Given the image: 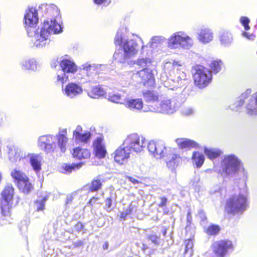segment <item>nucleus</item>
I'll return each instance as SVG.
<instances>
[{
  "label": "nucleus",
  "instance_id": "nucleus-48",
  "mask_svg": "<svg viewBox=\"0 0 257 257\" xmlns=\"http://www.w3.org/2000/svg\"><path fill=\"white\" fill-rule=\"evenodd\" d=\"M136 209L135 205H134L132 203L127 208H126L124 211L121 213L120 217V218L125 220L126 216L130 214L134 210Z\"/></svg>",
  "mask_w": 257,
  "mask_h": 257
},
{
  "label": "nucleus",
  "instance_id": "nucleus-35",
  "mask_svg": "<svg viewBox=\"0 0 257 257\" xmlns=\"http://www.w3.org/2000/svg\"><path fill=\"white\" fill-rule=\"evenodd\" d=\"M30 161L31 166L36 172L40 171L41 169V160L39 156L34 154L30 155Z\"/></svg>",
  "mask_w": 257,
  "mask_h": 257
},
{
  "label": "nucleus",
  "instance_id": "nucleus-14",
  "mask_svg": "<svg viewBox=\"0 0 257 257\" xmlns=\"http://www.w3.org/2000/svg\"><path fill=\"white\" fill-rule=\"evenodd\" d=\"M147 149L150 154L157 159L164 158L166 154V150L169 147H166L163 141L155 142L151 141L147 142Z\"/></svg>",
  "mask_w": 257,
  "mask_h": 257
},
{
  "label": "nucleus",
  "instance_id": "nucleus-24",
  "mask_svg": "<svg viewBox=\"0 0 257 257\" xmlns=\"http://www.w3.org/2000/svg\"><path fill=\"white\" fill-rule=\"evenodd\" d=\"M219 40L221 46L228 47L233 42V36L232 34L228 30H222L219 33Z\"/></svg>",
  "mask_w": 257,
  "mask_h": 257
},
{
  "label": "nucleus",
  "instance_id": "nucleus-16",
  "mask_svg": "<svg viewBox=\"0 0 257 257\" xmlns=\"http://www.w3.org/2000/svg\"><path fill=\"white\" fill-rule=\"evenodd\" d=\"M164 158L167 167L172 170L176 168L181 161L179 151L176 149L170 147L166 150V154Z\"/></svg>",
  "mask_w": 257,
  "mask_h": 257
},
{
  "label": "nucleus",
  "instance_id": "nucleus-50",
  "mask_svg": "<svg viewBox=\"0 0 257 257\" xmlns=\"http://www.w3.org/2000/svg\"><path fill=\"white\" fill-rule=\"evenodd\" d=\"M101 186V182L100 180L94 179L91 183L90 191L92 192L98 191Z\"/></svg>",
  "mask_w": 257,
  "mask_h": 257
},
{
  "label": "nucleus",
  "instance_id": "nucleus-56",
  "mask_svg": "<svg viewBox=\"0 0 257 257\" xmlns=\"http://www.w3.org/2000/svg\"><path fill=\"white\" fill-rule=\"evenodd\" d=\"M75 195V193H73L68 195L67 196V198H66V204H69L71 203V202H72V201L74 199V197Z\"/></svg>",
  "mask_w": 257,
  "mask_h": 257
},
{
  "label": "nucleus",
  "instance_id": "nucleus-63",
  "mask_svg": "<svg viewBox=\"0 0 257 257\" xmlns=\"http://www.w3.org/2000/svg\"><path fill=\"white\" fill-rule=\"evenodd\" d=\"M98 200V198L92 197L90 201H89V204L91 205H92L96 201Z\"/></svg>",
  "mask_w": 257,
  "mask_h": 257
},
{
  "label": "nucleus",
  "instance_id": "nucleus-49",
  "mask_svg": "<svg viewBox=\"0 0 257 257\" xmlns=\"http://www.w3.org/2000/svg\"><path fill=\"white\" fill-rule=\"evenodd\" d=\"M114 199V197L112 195H111L110 197L107 198L105 200V205L104 206V209H105L107 212H110L112 210V202L113 200Z\"/></svg>",
  "mask_w": 257,
  "mask_h": 257
},
{
  "label": "nucleus",
  "instance_id": "nucleus-33",
  "mask_svg": "<svg viewBox=\"0 0 257 257\" xmlns=\"http://www.w3.org/2000/svg\"><path fill=\"white\" fill-rule=\"evenodd\" d=\"M14 189L12 185L6 186L2 192V199L7 201H11L13 197Z\"/></svg>",
  "mask_w": 257,
  "mask_h": 257
},
{
  "label": "nucleus",
  "instance_id": "nucleus-8",
  "mask_svg": "<svg viewBox=\"0 0 257 257\" xmlns=\"http://www.w3.org/2000/svg\"><path fill=\"white\" fill-rule=\"evenodd\" d=\"M49 13H51L49 34L50 32L54 34L61 33L63 27L59 10L55 5L51 4L49 5Z\"/></svg>",
  "mask_w": 257,
  "mask_h": 257
},
{
  "label": "nucleus",
  "instance_id": "nucleus-3",
  "mask_svg": "<svg viewBox=\"0 0 257 257\" xmlns=\"http://www.w3.org/2000/svg\"><path fill=\"white\" fill-rule=\"evenodd\" d=\"M116 49L113 58L119 63H124L138 53L140 47L135 40L126 39L121 31H117L114 38Z\"/></svg>",
  "mask_w": 257,
  "mask_h": 257
},
{
  "label": "nucleus",
  "instance_id": "nucleus-37",
  "mask_svg": "<svg viewBox=\"0 0 257 257\" xmlns=\"http://www.w3.org/2000/svg\"><path fill=\"white\" fill-rule=\"evenodd\" d=\"M105 93V92L103 88L100 86H97L93 88L91 91L88 92V94L91 98H97L103 96Z\"/></svg>",
  "mask_w": 257,
  "mask_h": 257
},
{
  "label": "nucleus",
  "instance_id": "nucleus-32",
  "mask_svg": "<svg viewBox=\"0 0 257 257\" xmlns=\"http://www.w3.org/2000/svg\"><path fill=\"white\" fill-rule=\"evenodd\" d=\"M143 96L145 100L148 102H155L159 98V94L155 91H143Z\"/></svg>",
  "mask_w": 257,
  "mask_h": 257
},
{
  "label": "nucleus",
  "instance_id": "nucleus-55",
  "mask_svg": "<svg viewBox=\"0 0 257 257\" xmlns=\"http://www.w3.org/2000/svg\"><path fill=\"white\" fill-rule=\"evenodd\" d=\"M193 112L194 109L191 107L185 108L182 111V113L186 115L192 114Z\"/></svg>",
  "mask_w": 257,
  "mask_h": 257
},
{
  "label": "nucleus",
  "instance_id": "nucleus-51",
  "mask_svg": "<svg viewBox=\"0 0 257 257\" xmlns=\"http://www.w3.org/2000/svg\"><path fill=\"white\" fill-rule=\"evenodd\" d=\"M197 217L200 220V223L202 225L206 223L207 217L203 210H200L198 211Z\"/></svg>",
  "mask_w": 257,
  "mask_h": 257
},
{
  "label": "nucleus",
  "instance_id": "nucleus-44",
  "mask_svg": "<svg viewBox=\"0 0 257 257\" xmlns=\"http://www.w3.org/2000/svg\"><path fill=\"white\" fill-rule=\"evenodd\" d=\"M10 201L1 200V211L4 216H8L10 214L11 205Z\"/></svg>",
  "mask_w": 257,
  "mask_h": 257
},
{
  "label": "nucleus",
  "instance_id": "nucleus-62",
  "mask_svg": "<svg viewBox=\"0 0 257 257\" xmlns=\"http://www.w3.org/2000/svg\"><path fill=\"white\" fill-rule=\"evenodd\" d=\"M127 179H128V180L132 182L134 184H138L140 183V181H138V180H136V179L133 178V177H127Z\"/></svg>",
  "mask_w": 257,
  "mask_h": 257
},
{
  "label": "nucleus",
  "instance_id": "nucleus-31",
  "mask_svg": "<svg viewBox=\"0 0 257 257\" xmlns=\"http://www.w3.org/2000/svg\"><path fill=\"white\" fill-rule=\"evenodd\" d=\"M83 165L84 163L82 162L71 164H64L60 168V172L64 174H70L73 171L80 169Z\"/></svg>",
  "mask_w": 257,
  "mask_h": 257
},
{
  "label": "nucleus",
  "instance_id": "nucleus-21",
  "mask_svg": "<svg viewBox=\"0 0 257 257\" xmlns=\"http://www.w3.org/2000/svg\"><path fill=\"white\" fill-rule=\"evenodd\" d=\"M20 66L24 71L36 72L40 69L41 65L36 59L30 58L22 60L20 62Z\"/></svg>",
  "mask_w": 257,
  "mask_h": 257
},
{
  "label": "nucleus",
  "instance_id": "nucleus-25",
  "mask_svg": "<svg viewBox=\"0 0 257 257\" xmlns=\"http://www.w3.org/2000/svg\"><path fill=\"white\" fill-rule=\"evenodd\" d=\"M176 143L180 149H188L199 148V145L195 141L186 138H178L176 140Z\"/></svg>",
  "mask_w": 257,
  "mask_h": 257
},
{
  "label": "nucleus",
  "instance_id": "nucleus-47",
  "mask_svg": "<svg viewBox=\"0 0 257 257\" xmlns=\"http://www.w3.org/2000/svg\"><path fill=\"white\" fill-rule=\"evenodd\" d=\"M147 238L148 240L151 241L155 245H158L161 243L160 237L154 233L147 234Z\"/></svg>",
  "mask_w": 257,
  "mask_h": 257
},
{
  "label": "nucleus",
  "instance_id": "nucleus-36",
  "mask_svg": "<svg viewBox=\"0 0 257 257\" xmlns=\"http://www.w3.org/2000/svg\"><path fill=\"white\" fill-rule=\"evenodd\" d=\"M204 153L210 160L214 159L221 155L222 152L216 148H204Z\"/></svg>",
  "mask_w": 257,
  "mask_h": 257
},
{
  "label": "nucleus",
  "instance_id": "nucleus-38",
  "mask_svg": "<svg viewBox=\"0 0 257 257\" xmlns=\"http://www.w3.org/2000/svg\"><path fill=\"white\" fill-rule=\"evenodd\" d=\"M91 134L90 132L85 131L74 137L76 142L86 143L90 139Z\"/></svg>",
  "mask_w": 257,
  "mask_h": 257
},
{
  "label": "nucleus",
  "instance_id": "nucleus-28",
  "mask_svg": "<svg viewBox=\"0 0 257 257\" xmlns=\"http://www.w3.org/2000/svg\"><path fill=\"white\" fill-rule=\"evenodd\" d=\"M251 92V89H247L237 98L234 104L230 106V108L233 110L238 111L239 109V107L243 104L245 99H247L250 95Z\"/></svg>",
  "mask_w": 257,
  "mask_h": 257
},
{
  "label": "nucleus",
  "instance_id": "nucleus-15",
  "mask_svg": "<svg viewBox=\"0 0 257 257\" xmlns=\"http://www.w3.org/2000/svg\"><path fill=\"white\" fill-rule=\"evenodd\" d=\"M189 83L187 75L184 72H177V75L174 79L164 81V85L170 89H174L186 86Z\"/></svg>",
  "mask_w": 257,
  "mask_h": 257
},
{
  "label": "nucleus",
  "instance_id": "nucleus-58",
  "mask_svg": "<svg viewBox=\"0 0 257 257\" xmlns=\"http://www.w3.org/2000/svg\"><path fill=\"white\" fill-rule=\"evenodd\" d=\"M84 241L82 240H78L73 242V244L76 247H79L83 246L84 244Z\"/></svg>",
  "mask_w": 257,
  "mask_h": 257
},
{
  "label": "nucleus",
  "instance_id": "nucleus-18",
  "mask_svg": "<svg viewBox=\"0 0 257 257\" xmlns=\"http://www.w3.org/2000/svg\"><path fill=\"white\" fill-rule=\"evenodd\" d=\"M136 76L140 78L141 83L146 87H152L155 85L154 71L149 68H144L138 71Z\"/></svg>",
  "mask_w": 257,
  "mask_h": 257
},
{
  "label": "nucleus",
  "instance_id": "nucleus-6",
  "mask_svg": "<svg viewBox=\"0 0 257 257\" xmlns=\"http://www.w3.org/2000/svg\"><path fill=\"white\" fill-rule=\"evenodd\" d=\"M195 85L199 88L206 87L212 80L210 70L203 66L197 65L192 69Z\"/></svg>",
  "mask_w": 257,
  "mask_h": 257
},
{
  "label": "nucleus",
  "instance_id": "nucleus-42",
  "mask_svg": "<svg viewBox=\"0 0 257 257\" xmlns=\"http://www.w3.org/2000/svg\"><path fill=\"white\" fill-rule=\"evenodd\" d=\"M220 230V227L218 225L211 224L205 230V232L208 235H216Z\"/></svg>",
  "mask_w": 257,
  "mask_h": 257
},
{
  "label": "nucleus",
  "instance_id": "nucleus-46",
  "mask_svg": "<svg viewBox=\"0 0 257 257\" xmlns=\"http://www.w3.org/2000/svg\"><path fill=\"white\" fill-rule=\"evenodd\" d=\"M9 157L10 160L12 162H16L18 159H20L18 150L15 148L10 149L9 152Z\"/></svg>",
  "mask_w": 257,
  "mask_h": 257
},
{
  "label": "nucleus",
  "instance_id": "nucleus-23",
  "mask_svg": "<svg viewBox=\"0 0 257 257\" xmlns=\"http://www.w3.org/2000/svg\"><path fill=\"white\" fill-rule=\"evenodd\" d=\"M123 104L132 110H140L143 108V102L141 98H125Z\"/></svg>",
  "mask_w": 257,
  "mask_h": 257
},
{
  "label": "nucleus",
  "instance_id": "nucleus-22",
  "mask_svg": "<svg viewBox=\"0 0 257 257\" xmlns=\"http://www.w3.org/2000/svg\"><path fill=\"white\" fill-rule=\"evenodd\" d=\"M62 90L64 94L70 98L78 96L83 91L82 88L80 84L73 82L69 83Z\"/></svg>",
  "mask_w": 257,
  "mask_h": 257
},
{
  "label": "nucleus",
  "instance_id": "nucleus-5",
  "mask_svg": "<svg viewBox=\"0 0 257 257\" xmlns=\"http://www.w3.org/2000/svg\"><path fill=\"white\" fill-rule=\"evenodd\" d=\"M247 193L231 196L226 205L227 211L231 214L242 213L247 207Z\"/></svg>",
  "mask_w": 257,
  "mask_h": 257
},
{
  "label": "nucleus",
  "instance_id": "nucleus-29",
  "mask_svg": "<svg viewBox=\"0 0 257 257\" xmlns=\"http://www.w3.org/2000/svg\"><path fill=\"white\" fill-rule=\"evenodd\" d=\"M125 92L123 90L119 91L116 93H109L107 99L108 100L116 103L123 104L125 98Z\"/></svg>",
  "mask_w": 257,
  "mask_h": 257
},
{
  "label": "nucleus",
  "instance_id": "nucleus-30",
  "mask_svg": "<svg viewBox=\"0 0 257 257\" xmlns=\"http://www.w3.org/2000/svg\"><path fill=\"white\" fill-rule=\"evenodd\" d=\"M72 155L74 158L81 160L89 158L90 153L87 149L77 147L73 149Z\"/></svg>",
  "mask_w": 257,
  "mask_h": 257
},
{
  "label": "nucleus",
  "instance_id": "nucleus-34",
  "mask_svg": "<svg viewBox=\"0 0 257 257\" xmlns=\"http://www.w3.org/2000/svg\"><path fill=\"white\" fill-rule=\"evenodd\" d=\"M204 156L202 153L198 152L193 153L192 157V163L196 165V167H201L204 163Z\"/></svg>",
  "mask_w": 257,
  "mask_h": 257
},
{
  "label": "nucleus",
  "instance_id": "nucleus-43",
  "mask_svg": "<svg viewBox=\"0 0 257 257\" xmlns=\"http://www.w3.org/2000/svg\"><path fill=\"white\" fill-rule=\"evenodd\" d=\"M48 144V137L47 135L42 136L39 137L38 140L39 147L43 150L47 151Z\"/></svg>",
  "mask_w": 257,
  "mask_h": 257
},
{
  "label": "nucleus",
  "instance_id": "nucleus-12",
  "mask_svg": "<svg viewBox=\"0 0 257 257\" xmlns=\"http://www.w3.org/2000/svg\"><path fill=\"white\" fill-rule=\"evenodd\" d=\"M60 66L63 73L58 74L57 81L63 84L69 80L67 74L75 73L77 71V66L73 61L67 59H62L60 62Z\"/></svg>",
  "mask_w": 257,
  "mask_h": 257
},
{
  "label": "nucleus",
  "instance_id": "nucleus-1",
  "mask_svg": "<svg viewBox=\"0 0 257 257\" xmlns=\"http://www.w3.org/2000/svg\"><path fill=\"white\" fill-rule=\"evenodd\" d=\"M37 11L35 8H30L24 16L25 28L28 36L32 37L34 46L41 48L45 47L48 39V21L45 20L38 29Z\"/></svg>",
  "mask_w": 257,
  "mask_h": 257
},
{
  "label": "nucleus",
  "instance_id": "nucleus-45",
  "mask_svg": "<svg viewBox=\"0 0 257 257\" xmlns=\"http://www.w3.org/2000/svg\"><path fill=\"white\" fill-rule=\"evenodd\" d=\"M47 200V197H45L43 198H39L36 200L35 203V208L37 211H39L44 209Z\"/></svg>",
  "mask_w": 257,
  "mask_h": 257
},
{
  "label": "nucleus",
  "instance_id": "nucleus-54",
  "mask_svg": "<svg viewBox=\"0 0 257 257\" xmlns=\"http://www.w3.org/2000/svg\"><path fill=\"white\" fill-rule=\"evenodd\" d=\"M170 66H172L174 67V68H175L177 66H182V63L180 61H174L173 63L171 62H167L166 63L165 67H169Z\"/></svg>",
  "mask_w": 257,
  "mask_h": 257
},
{
  "label": "nucleus",
  "instance_id": "nucleus-7",
  "mask_svg": "<svg viewBox=\"0 0 257 257\" xmlns=\"http://www.w3.org/2000/svg\"><path fill=\"white\" fill-rule=\"evenodd\" d=\"M124 145L132 152L139 153L143 152L147 144V141L137 134H132L127 136L123 141Z\"/></svg>",
  "mask_w": 257,
  "mask_h": 257
},
{
  "label": "nucleus",
  "instance_id": "nucleus-4",
  "mask_svg": "<svg viewBox=\"0 0 257 257\" xmlns=\"http://www.w3.org/2000/svg\"><path fill=\"white\" fill-rule=\"evenodd\" d=\"M193 44V39L184 31L176 32L167 39V46L171 49L182 48L189 50Z\"/></svg>",
  "mask_w": 257,
  "mask_h": 257
},
{
  "label": "nucleus",
  "instance_id": "nucleus-52",
  "mask_svg": "<svg viewBox=\"0 0 257 257\" xmlns=\"http://www.w3.org/2000/svg\"><path fill=\"white\" fill-rule=\"evenodd\" d=\"M165 41V38L163 36H155L151 39L152 45L154 44H162Z\"/></svg>",
  "mask_w": 257,
  "mask_h": 257
},
{
  "label": "nucleus",
  "instance_id": "nucleus-26",
  "mask_svg": "<svg viewBox=\"0 0 257 257\" xmlns=\"http://www.w3.org/2000/svg\"><path fill=\"white\" fill-rule=\"evenodd\" d=\"M94 151L95 156L99 158H103L106 154V151L104 145L102 144V140L98 138L93 143Z\"/></svg>",
  "mask_w": 257,
  "mask_h": 257
},
{
  "label": "nucleus",
  "instance_id": "nucleus-41",
  "mask_svg": "<svg viewBox=\"0 0 257 257\" xmlns=\"http://www.w3.org/2000/svg\"><path fill=\"white\" fill-rule=\"evenodd\" d=\"M185 255L191 256L193 253V242L190 239L185 240L184 241Z\"/></svg>",
  "mask_w": 257,
  "mask_h": 257
},
{
  "label": "nucleus",
  "instance_id": "nucleus-27",
  "mask_svg": "<svg viewBox=\"0 0 257 257\" xmlns=\"http://www.w3.org/2000/svg\"><path fill=\"white\" fill-rule=\"evenodd\" d=\"M247 113L250 115H257V92L248 99L246 105Z\"/></svg>",
  "mask_w": 257,
  "mask_h": 257
},
{
  "label": "nucleus",
  "instance_id": "nucleus-59",
  "mask_svg": "<svg viewBox=\"0 0 257 257\" xmlns=\"http://www.w3.org/2000/svg\"><path fill=\"white\" fill-rule=\"evenodd\" d=\"M161 202L159 204V206L161 207H163L166 206L167 202V198L164 197H162L160 198Z\"/></svg>",
  "mask_w": 257,
  "mask_h": 257
},
{
  "label": "nucleus",
  "instance_id": "nucleus-40",
  "mask_svg": "<svg viewBox=\"0 0 257 257\" xmlns=\"http://www.w3.org/2000/svg\"><path fill=\"white\" fill-rule=\"evenodd\" d=\"M222 63L221 60H217L212 61L210 65L211 72L215 74L219 72L222 68Z\"/></svg>",
  "mask_w": 257,
  "mask_h": 257
},
{
  "label": "nucleus",
  "instance_id": "nucleus-20",
  "mask_svg": "<svg viewBox=\"0 0 257 257\" xmlns=\"http://www.w3.org/2000/svg\"><path fill=\"white\" fill-rule=\"evenodd\" d=\"M131 153V151L126 146L124 145V143H123L114 152V160L116 162L120 164H123L127 161Z\"/></svg>",
  "mask_w": 257,
  "mask_h": 257
},
{
  "label": "nucleus",
  "instance_id": "nucleus-11",
  "mask_svg": "<svg viewBox=\"0 0 257 257\" xmlns=\"http://www.w3.org/2000/svg\"><path fill=\"white\" fill-rule=\"evenodd\" d=\"M67 131L66 128H63L59 130L58 134L55 136L49 135V138L51 140L55 138L57 140V144L53 143L52 144H49V152H57L59 149L61 153H64L67 150V146L68 142V138L67 137Z\"/></svg>",
  "mask_w": 257,
  "mask_h": 257
},
{
  "label": "nucleus",
  "instance_id": "nucleus-39",
  "mask_svg": "<svg viewBox=\"0 0 257 257\" xmlns=\"http://www.w3.org/2000/svg\"><path fill=\"white\" fill-rule=\"evenodd\" d=\"M151 59L146 57L145 58H141L138 59L136 64L141 68H148V67L151 64Z\"/></svg>",
  "mask_w": 257,
  "mask_h": 257
},
{
  "label": "nucleus",
  "instance_id": "nucleus-10",
  "mask_svg": "<svg viewBox=\"0 0 257 257\" xmlns=\"http://www.w3.org/2000/svg\"><path fill=\"white\" fill-rule=\"evenodd\" d=\"M81 67L85 72L86 77L83 82L96 83L99 79L98 74L106 68V66L86 62L82 64Z\"/></svg>",
  "mask_w": 257,
  "mask_h": 257
},
{
  "label": "nucleus",
  "instance_id": "nucleus-17",
  "mask_svg": "<svg viewBox=\"0 0 257 257\" xmlns=\"http://www.w3.org/2000/svg\"><path fill=\"white\" fill-rule=\"evenodd\" d=\"M233 245L231 241L221 240L214 242L212 248L214 252L218 257H224L229 249H232Z\"/></svg>",
  "mask_w": 257,
  "mask_h": 257
},
{
  "label": "nucleus",
  "instance_id": "nucleus-61",
  "mask_svg": "<svg viewBox=\"0 0 257 257\" xmlns=\"http://www.w3.org/2000/svg\"><path fill=\"white\" fill-rule=\"evenodd\" d=\"M42 243L44 250V251H46V250L48 249V243L47 239L44 238L42 241Z\"/></svg>",
  "mask_w": 257,
  "mask_h": 257
},
{
  "label": "nucleus",
  "instance_id": "nucleus-2",
  "mask_svg": "<svg viewBox=\"0 0 257 257\" xmlns=\"http://www.w3.org/2000/svg\"><path fill=\"white\" fill-rule=\"evenodd\" d=\"M213 170L223 178L232 177L240 172L242 179L245 182L248 173L244 168L241 160L234 154L225 155L221 158L220 166L214 165Z\"/></svg>",
  "mask_w": 257,
  "mask_h": 257
},
{
  "label": "nucleus",
  "instance_id": "nucleus-53",
  "mask_svg": "<svg viewBox=\"0 0 257 257\" xmlns=\"http://www.w3.org/2000/svg\"><path fill=\"white\" fill-rule=\"evenodd\" d=\"M240 22L244 26L245 30H249V26H248V23L249 22V20L247 17H241Z\"/></svg>",
  "mask_w": 257,
  "mask_h": 257
},
{
  "label": "nucleus",
  "instance_id": "nucleus-9",
  "mask_svg": "<svg viewBox=\"0 0 257 257\" xmlns=\"http://www.w3.org/2000/svg\"><path fill=\"white\" fill-rule=\"evenodd\" d=\"M11 175L20 190L24 193L28 194L33 190L29 179L22 171L16 169L11 172Z\"/></svg>",
  "mask_w": 257,
  "mask_h": 257
},
{
  "label": "nucleus",
  "instance_id": "nucleus-13",
  "mask_svg": "<svg viewBox=\"0 0 257 257\" xmlns=\"http://www.w3.org/2000/svg\"><path fill=\"white\" fill-rule=\"evenodd\" d=\"M178 107L174 100H172L168 97H164L159 104V106L154 107L151 106L149 108V111L161 113H172L174 112Z\"/></svg>",
  "mask_w": 257,
  "mask_h": 257
},
{
  "label": "nucleus",
  "instance_id": "nucleus-19",
  "mask_svg": "<svg viewBox=\"0 0 257 257\" xmlns=\"http://www.w3.org/2000/svg\"><path fill=\"white\" fill-rule=\"evenodd\" d=\"M196 38L200 43L207 44L213 40V32L208 27H201L197 30Z\"/></svg>",
  "mask_w": 257,
  "mask_h": 257
},
{
  "label": "nucleus",
  "instance_id": "nucleus-60",
  "mask_svg": "<svg viewBox=\"0 0 257 257\" xmlns=\"http://www.w3.org/2000/svg\"><path fill=\"white\" fill-rule=\"evenodd\" d=\"M84 227V225L81 222H78L74 226V229L77 231H80Z\"/></svg>",
  "mask_w": 257,
  "mask_h": 257
},
{
  "label": "nucleus",
  "instance_id": "nucleus-64",
  "mask_svg": "<svg viewBox=\"0 0 257 257\" xmlns=\"http://www.w3.org/2000/svg\"><path fill=\"white\" fill-rule=\"evenodd\" d=\"M60 63L57 60H55L51 63V67L55 68L56 66L58 65V64Z\"/></svg>",
  "mask_w": 257,
  "mask_h": 257
},
{
  "label": "nucleus",
  "instance_id": "nucleus-57",
  "mask_svg": "<svg viewBox=\"0 0 257 257\" xmlns=\"http://www.w3.org/2000/svg\"><path fill=\"white\" fill-rule=\"evenodd\" d=\"M82 131V127L80 125H77L76 129L73 131V136L74 138L78 135L81 133Z\"/></svg>",
  "mask_w": 257,
  "mask_h": 257
}]
</instances>
